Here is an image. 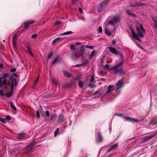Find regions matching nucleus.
<instances>
[{"mask_svg": "<svg viewBox=\"0 0 157 157\" xmlns=\"http://www.w3.org/2000/svg\"><path fill=\"white\" fill-rule=\"evenodd\" d=\"M64 75L67 77L70 78L71 76V74L67 72L63 71Z\"/></svg>", "mask_w": 157, "mask_h": 157, "instance_id": "b1692460", "label": "nucleus"}, {"mask_svg": "<svg viewBox=\"0 0 157 157\" xmlns=\"http://www.w3.org/2000/svg\"><path fill=\"white\" fill-rule=\"evenodd\" d=\"M78 2V0H71V4L75 5Z\"/></svg>", "mask_w": 157, "mask_h": 157, "instance_id": "ea45409f", "label": "nucleus"}, {"mask_svg": "<svg viewBox=\"0 0 157 157\" xmlns=\"http://www.w3.org/2000/svg\"><path fill=\"white\" fill-rule=\"evenodd\" d=\"M85 48H87L91 49H93V47L91 46L87 45L85 47Z\"/></svg>", "mask_w": 157, "mask_h": 157, "instance_id": "864d4df0", "label": "nucleus"}, {"mask_svg": "<svg viewBox=\"0 0 157 157\" xmlns=\"http://www.w3.org/2000/svg\"><path fill=\"white\" fill-rule=\"evenodd\" d=\"M108 5L105 3V1H103L100 3L98 8V11L99 12H101L104 11Z\"/></svg>", "mask_w": 157, "mask_h": 157, "instance_id": "7ed1b4c3", "label": "nucleus"}, {"mask_svg": "<svg viewBox=\"0 0 157 157\" xmlns=\"http://www.w3.org/2000/svg\"><path fill=\"white\" fill-rule=\"evenodd\" d=\"M82 61L84 63V65H85L88 62V60L85 58L83 59Z\"/></svg>", "mask_w": 157, "mask_h": 157, "instance_id": "f704fd0d", "label": "nucleus"}, {"mask_svg": "<svg viewBox=\"0 0 157 157\" xmlns=\"http://www.w3.org/2000/svg\"><path fill=\"white\" fill-rule=\"evenodd\" d=\"M112 44H116V41H115L114 40H113L112 41Z\"/></svg>", "mask_w": 157, "mask_h": 157, "instance_id": "338daca9", "label": "nucleus"}, {"mask_svg": "<svg viewBox=\"0 0 157 157\" xmlns=\"http://www.w3.org/2000/svg\"><path fill=\"white\" fill-rule=\"evenodd\" d=\"M37 34H35L32 36V37L33 38H35L36 37Z\"/></svg>", "mask_w": 157, "mask_h": 157, "instance_id": "4d7b16f0", "label": "nucleus"}, {"mask_svg": "<svg viewBox=\"0 0 157 157\" xmlns=\"http://www.w3.org/2000/svg\"><path fill=\"white\" fill-rule=\"evenodd\" d=\"M98 31L100 33H101L102 32V28L101 26H100L98 29Z\"/></svg>", "mask_w": 157, "mask_h": 157, "instance_id": "09e8293b", "label": "nucleus"}, {"mask_svg": "<svg viewBox=\"0 0 157 157\" xmlns=\"http://www.w3.org/2000/svg\"><path fill=\"white\" fill-rule=\"evenodd\" d=\"M6 120H10L11 119L10 116L9 115L7 116L6 117Z\"/></svg>", "mask_w": 157, "mask_h": 157, "instance_id": "6e6d98bb", "label": "nucleus"}, {"mask_svg": "<svg viewBox=\"0 0 157 157\" xmlns=\"http://www.w3.org/2000/svg\"><path fill=\"white\" fill-rule=\"evenodd\" d=\"M113 73L115 75H121L124 74V71L123 69H114Z\"/></svg>", "mask_w": 157, "mask_h": 157, "instance_id": "6e6552de", "label": "nucleus"}, {"mask_svg": "<svg viewBox=\"0 0 157 157\" xmlns=\"http://www.w3.org/2000/svg\"><path fill=\"white\" fill-rule=\"evenodd\" d=\"M17 35H14L12 37V41L13 44V47L14 49L16 48V41L15 39L17 38Z\"/></svg>", "mask_w": 157, "mask_h": 157, "instance_id": "9d476101", "label": "nucleus"}, {"mask_svg": "<svg viewBox=\"0 0 157 157\" xmlns=\"http://www.w3.org/2000/svg\"><path fill=\"white\" fill-rule=\"evenodd\" d=\"M152 124H157V117H155L151 121V123Z\"/></svg>", "mask_w": 157, "mask_h": 157, "instance_id": "c85d7f7f", "label": "nucleus"}, {"mask_svg": "<svg viewBox=\"0 0 157 157\" xmlns=\"http://www.w3.org/2000/svg\"><path fill=\"white\" fill-rule=\"evenodd\" d=\"M61 37H58L55 39L53 41L52 44V45L54 44L57 41L60 40V39H62Z\"/></svg>", "mask_w": 157, "mask_h": 157, "instance_id": "393cba45", "label": "nucleus"}, {"mask_svg": "<svg viewBox=\"0 0 157 157\" xmlns=\"http://www.w3.org/2000/svg\"><path fill=\"white\" fill-rule=\"evenodd\" d=\"M59 128H57L56 129V131H55V132H54L55 136H56L57 135L59 132Z\"/></svg>", "mask_w": 157, "mask_h": 157, "instance_id": "e433bc0d", "label": "nucleus"}, {"mask_svg": "<svg viewBox=\"0 0 157 157\" xmlns=\"http://www.w3.org/2000/svg\"><path fill=\"white\" fill-rule=\"evenodd\" d=\"M33 147L30 144L27 147L26 150L28 152L30 151L33 149Z\"/></svg>", "mask_w": 157, "mask_h": 157, "instance_id": "a878e982", "label": "nucleus"}, {"mask_svg": "<svg viewBox=\"0 0 157 157\" xmlns=\"http://www.w3.org/2000/svg\"><path fill=\"white\" fill-rule=\"evenodd\" d=\"M119 18L117 17H114L112 19V21L114 22V23H116L119 21Z\"/></svg>", "mask_w": 157, "mask_h": 157, "instance_id": "5701e85b", "label": "nucleus"}, {"mask_svg": "<svg viewBox=\"0 0 157 157\" xmlns=\"http://www.w3.org/2000/svg\"><path fill=\"white\" fill-rule=\"evenodd\" d=\"M79 86L80 87H82L83 86V83L81 81H79L78 82Z\"/></svg>", "mask_w": 157, "mask_h": 157, "instance_id": "c9c22d12", "label": "nucleus"}, {"mask_svg": "<svg viewBox=\"0 0 157 157\" xmlns=\"http://www.w3.org/2000/svg\"><path fill=\"white\" fill-rule=\"evenodd\" d=\"M9 86L11 88L10 91L7 93L5 94V96L8 98H10L12 96L13 94V90L14 89V87H15L14 86L10 85V84Z\"/></svg>", "mask_w": 157, "mask_h": 157, "instance_id": "0eeeda50", "label": "nucleus"}, {"mask_svg": "<svg viewBox=\"0 0 157 157\" xmlns=\"http://www.w3.org/2000/svg\"><path fill=\"white\" fill-rule=\"evenodd\" d=\"M124 62L121 61L118 64L115 65L114 67L111 68V69H117V68L120 67L123 64Z\"/></svg>", "mask_w": 157, "mask_h": 157, "instance_id": "a211bd4d", "label": "nucleus"}, {"mask_svg": "<svg viewBox=\"0 0 157 157\" xmlns=\"http://www.w3.org/2000/svg\"><path fill=\"white\" fill-rule=\"evenodd\" d=\"M30 144L33 147V146L35 144V142H32Z\"/></svg>", "mask_w": 157, "mask_h": 157, "instance_id": "69168bd1", "label": "nucleus"}, {"mask_svg": "<svg viewBox=\"0 0 157 157\" xmlns=\"http://www.w3.org/2000/svg\"><path fill=\"white\" fill-rule=\"evenodd\" d=\"M70 48L71 49L74 50L75 49V46L74 45H71L70 46Z\"/></svg>", "mask_w": 157, "mask_h": 157, "instance_id": "5fc2aeb1", "label": "nucleus"}, {"mask_svg": "<svg viewBox=\"0 0 157 157\" xmlns=\"http://www.w3.org/2000/svg\"><path fill=\"white\" fill-rule=\"evenodd\" d=\"M105 32L106 34L108 36H111V33L109 32V30L106 29H105Z\"/></svg>", "mask_w": 157, "mask_h": 157, "instance_id": "72a5a7b5", "label": "nucleus"}, {"mask_svg": "<svg viewBox=\"0 0 157 157\" xmlns=\"http://www.w3.org/2000/svg\"><path fill=\"white\" fill-rule=\"evenodd\" d=\"M39 76H38V77L37 78H36V81H35V82H34V85H36L37 82V81H38V79H39Z\"/></svg>", "mask_w": 157, "mask_h": 157, "instance_id": "13d9d810", "label": "nucleus"}, {"mask_svg": "<svg viewBox=\"0 0 157 157\" xmlns=\"http://www.w3.org/2000/svg\"><path fill=\"white\" fill-rule=\"evenodd\" d=\"M78 10L81 13H82V8L80 7H79L78 8Z\"/></svg>", "mask_w": 157, "mask_h": 157, "instance_id": "e2e57ef3", "label": "nucleus"}, {"mask_svg": "<svg viewBox=\"0 0 157 157\" xmlns=\"http://www.w3.org/2000/svg\"><path fill=\"white\" fill-rule=\"evenodd\" d=\"M36 113L37 117L38 118H39L40 117V114L39 113V111L38 110H37L36 111Z\"/></svg>", "mask_w": 157, "mask_h": 157, "instance_id": "c03bdc74", "label": "nucleus"}, {"mask_svg": "<svg viewBox=\"0 0 157 157\" xmlns=\"http://www.w3.org/2000/svg\"><path fill=\"white\" fill-rule=\"evenodd\" d=\"M94 75H93L91 77V78L90 79V82H94Z\"/></svg>", "mask_w": 157, "mask_h": 157, "instance_id": "37998d69", "label": "nucleus"}, {"mask_svg": "<svg viewBox=\"0 0 157 157\" xmlns=\"http://www.w3.org/2000/svg\"><path fill=\"white\" fill-rule=\"evenodd\" d=\"M95 51L94 50L92 51V52H91V55L90 56V57L91 58L92 57L94 56V55L95 54Z\"/></svg>", "mask_w": 157, "mask_h": 157, "instance_id": "79ce46f5", "label": "nucleus"}, {"mask_svg": "<svg viewBox=\"0 0 157 157\" xmlns=\"http://www.w3.org/2000/svg\"><path fill=\"white\" fill-rule=\"evenodd\" d=\"M109 24L112 25H114L115 24L112 20L109 21Z\"/></svg>", "mask_w": 157, "mask_h": 157, "instance_id": "603ef678", "label": "nucleus"}, {"mask_svg": "<svg viewBox=\"0 0 157 157\" xmlns=\"http://www.w3.org/2000/svg\"><path fill=\"white\" fill-rule=\"evenodd\" d=\"M31 56L33 57L34 56L33 54L31 51H29L28 52Z\"/></svg>", "mask_w": 157, "mask_h": 157, "instance_id": "680f3d73", "label": "nucleus"}, {"mask_svg": "<svg viewBox=\"0 0 157 157\" xmlns=\"http://www.w3.org/2000/svg\"><path fill=\"white\" fill-rule=\"evenodd\" d=\"M54 54L53 52H50L48 54V59H49L51 58V57Z\"/></svg>", "mask_w": 157, "mask_h": 157, "instance_id": "473e14b6", "label": "nucleus"}, {"mask_svg": "<svg viewBox=\"0 0 157 157\" xmlns=\"http://www.w3.org/2000/svg\"><path fill=\"white\" fill-rule=\"evenodd\" d=\"M108 49L113 54L116 55H119L120 54L121 58L122 57V55L121 53H120L119 52H117V50L115 48L111 47H108Z\"/></svg>", "mask_w": 157, "mask_h": 157, "instance_id": "39448f33", "label": "nucleus"}, {"mask_svg": "<svg viewBox=\"0 0 157 157\" xmlns=\"http://www.w3.org/2000/svg\"><path fill=\"white\" fill-rule=\"evenodd\" d=\"M136 6H145V4L141 2V1H138L136 2Z\"/></svg>", "mask_w": 157, "mask_h": 157, "instance_id": "f3484780", "label": "nucleus"}, {"mask_svg": "<svg viewBox=\"0 0 157 157\" xmlns=\"http://www.w3.org/2000/svg\"><path fill=\"white\" fill-rule=\"evenodd\" d=\"M61 22L60 21H56L55 22V25H57L61 24Z\"/></svg>", "mask_w": 157, "mask_h": 157, "instance_id": "de8ad7c7", "label": "nucleus"}, {"mask_svg": "<svg viewBox=\"0 0 157 157\" xmlns=\"http://www.w3.org/2000/svg\"><path fill=\"white\" fill-rule=\"evenodd\" d=\"M79 57V56L78 53L76 52H74L73 53V54L72 55V58L75 59V58H78Z\"/></svg>", "mask_w": 157, "mask_h": 157, "instance_id": "4be33fe9", "label": "nucleus"}, {"mask_svg": "<svg viewBox=\"0 0 157 157\" xmlns=\"http://www.w3.org/2000/svg\"><path fill=\"white\" fill-rule=\"evenodd\" d=\"M118 145V144L117 143L115 144H114L111 146L110 147H109V148L108 149V151L109 152L111 151L113 149H114L117 148Z\"/></svg>", "mask_w": 157, "mask_h": 157, "instance_id": "f8f14e48", "label": "nucleus"}, {"mask_svg": "<svg viewBox=\"0 0 157 157\" xmlns=\"http://www.w3.org/2000/svg\"><path fill=\"white\" fill-rule=\"evenodd\" d=\"M7 80L3 79L1 77H0V87L5 85L7 83Z\"/></svg>", "mask_w": 157, "mask_h": 157, "instance_id": "9b49d317", "label": "nucleus"}, {"mask_svg": "<svg viewBox=\"0 0 157 157\" xmlns=\"http://www.w3.org/2000/svg\"><path fill=\"white\" fill-rule=\"evenodd\" d=\"M136 29L138 32L137 34L133 30L132 31V36L139 41H141V39L139 37L141 38L143 37L144 36V34L146 32L145 30L144 29L143 25L142 24H140L139 26H137Z\"/></svg>", "mask_w": 157, "mask_h": 157, "instance_id": "f257e3e1", "label": "nucleus"}, {"mask_svg": "<svg viewBox=\"0 0 157 157\" xmlns=\"http://www.w3.org/2000/svg\"><path fill=\"white\" fill-rule=\"evenodd\" d=\"M3 64L2 63V60L0 59V68L1 69H3Z\"/></svg>", "mask_w": 157, "mask_h": 157, "instance_id": "4c0bfd02", "label": "nucleus"}, {"mask_svg": "<svg viewBox=\"0 0 157 157\" xmlns=\"http://www.w3.org/2000/svg\"><path fill=\"white\" fill-rule=\"evenodd\" d=\"M17 75L16 74H13L10 78L9 81V84L14 86L16 87L17 84V79L15 77H17Z\"/></svg>", "mask_w": 157, "mask_h": 157, "instance_id": "f03ea898", "label": "nucleus"}, {"mask_svg": "<svg viewBox=\"0 0 157 157\" xmlns=\"http://www.w3.org/2000/svg\"><path fill=\"white\" fill-rule=\"evenodd\" d=\"M124 78L122 77L121 79L119 80L116 83V85L117 86L115 89L116 90H117L122 87L124 85Z\"/></svg>", "mask_w": 157, "mask_h": 157, "instance_id": "20e7f679", "label": "nucleus"}, {"mask_svg": "<svg viewBox=\"0 0 157 157\" xmlns=\"http://www.w3.org/2000/svg\"><path fill=\"white\" fill-rule=\"evenodd\" d=\"M73 33V32H72L71 31H69L65 32V33L60 34V35H67L70 34H72Z\"/></svg>", "mask_w": 157, "mask_h": 157, "instance_id": "c756f323", "label": "nucleus"}, {"mask_svg": "<svg viewBox=\"0 0 157 157\" xmlns=\"http://www.w3.org/2000/svg\"><path fill=\"white\" fill-rule=\"evenodd\" d=\"M115 115H117L118 116H123V114L122 113H116L115 114Z\"/></svg>", "mask_w": 157, "mask_h": 157, "instance_id": "052dcab7", "label": "nucleus"}, {"mask_svg": "<svg viewBox=\"0 0 157 157\" xmlns=\"http://www.w3.org/2000/svg\"><path fill=\"white\" fill-rule=\"evenodd\" d=\"M26 48H27V50H28V52H29V51H31V48L29 46V45H27L26 46Z\"/></svg>", "mask_w": 157, "mask_h": 157, "instance_id": "a18cd8bd", "label": "nucleus"}, {"mask_svg": "<svg viewBox=\"0 0 157 157\" xmlns=\"http://www.w3.org/2000/svg\"><path fill=\"white\" fill-rule=\"evenodd\" d=\"M130 7H136V2L134 4H130Z\"/></svg>", "mask_w": 157, "mask_h": 157, "instance_id": "bf43d9fd", "label": "nucleus"}, {"mask_svg": "<svg viewBox=\"0 0 157 157\" xmlns=\"http://www.w3.org/2000/svg\"><path fill=\"white\" fill-rule=\"evenodd\" d=\"M10 105L11 106V108L14 109V110L16 111L17 110L16 107L13 104L12 102H10Z\"/></svg>", "mask_w": 157, "mask_h": 157, "instance_id": "2f4dec72", "label": "nucleus"}, {"mask_svg": "<svg viewBox=\"0 0 157 157\" xmlns=\"http://www.w3.org/2000/svg\"><path fill=\"white\" fill-rule=\"evenodd\" d=\"M126 11L127 13L129 15L134 17H136V14L133 13H131L129 10H126Z\"/></svg>", "mask_w": 157, "mask_h": 157, "instance_id": "6ab92c4d", "label": "nucleus"}, {"mask_svg": "<svg viewBox=\"0 0 157 157\" xmlns=\"http://www.w3.org/2000/svg\"><path fill=\"white\" fill-rule=\"evenodd\" d=\"M81 66H82V64H77V65H76L73 66V67H76Z\"/></svg>", "mask_w": 157, "mask_h": 157, "instance_id": "0e129e2a", "label": "nucleus"}, {"mask_svg": "<svg viewBox=\"0 0 157 157\" xmlns=\"http://www.w3.org/2000/svg\"><path fill=\"white\" fill-rule=\"evenodd\" d=\"M25 134L22 132L17 135V138L18 139H22L25 137Z\"/></svg>", "mask_w": 157, "mask_h": 157, "instance_id": "ddd939ff", "label": "nucleus"}, {"mask_svg": "<svg viewBox=\"0 0 157 157\" xmlns=\"http://www.w3.org/2000/svg\"><path fill=\"white\" fill-rule=\"evenodd\" d=\"M4 90L2 89V90H0V94L1 96L3 97L4 95Z\"/></svg>", "mask_w": 157, "mask_h": 157, "instance_id": "58836bf2", "label": "nucleus"}, {"mask_svg": "<svg viewBox=\"0 0 157 157\" xmlns=\"http://www.w3.org/2000/svg\"><path fill=\"white\" fill-rule=\"evenodd\" d=\"M80 50L82 53V55L83 56L85 51V49L83 45H82L81 46Z\"/></svg>", "mask_w": 157, "mask_h": 157, "instance_id": "cd10ccee", "label": "nucleus"}, {"mask_svg": "<svg viewBox=\"0 0 157 157\" xmlns=\"http://www.w3.org/2000/svg\"><path fill=\"white\" fill-rule=\"evenodd\" d=\"M51 81L52 82L54 83L55 84L58 85V81L57 80L55 79V78H51Z\"/></svg>", "mask_w": 157, "mask_h": 157, "instance_id": "bb28decb", "label": "nucleus"}, {"mask_svg": "<svg viewBox=\"0 0 157 157\" xmlns=\"http://www.w3.org/2000/svg\"><path fill=\"white\" fill-rule=\"evenodd\" d=\"M46 115L47 117H49L50 115L49 112L48 110H47L45 112Z\"/></svg>", "mask_w": 157, "mask_h": 157, "instance_id": "8fccbe9b", "label": "nucleus"}, {"mask_svg": "<svg viewBox=\"0 0 157 157\" xmlns=\"http://www.w3.org/2000/svg\"><path fill=\"white\" fill-rule=\"evenodd\" d=\"M16 69H10V71L11 72H14L16 71Z\"/></svg>", "mask_w": 157, "mask_h": 157, "instance_id": "774afa93", "label": "nucleus"}, {"mask_svg": "<svg viewBox=\"0 0 157 157\" xmlns=\"http://www.w3.org/2000/svg\"><path fill=\"white\" fill-rule=\"evenodd\" d=\"M81 76L80 75H79L77 76H76L75 78V79L76 80H79L81 78Z\"/></svg>", "mask_w": 157, "mask_h": 157, "instance_id": "3c124183", "label": "nucleus"}, {"mask_svg": "<svg viewBox=\"0 0 157 157\" xmlns=\"http://www.w3.org/2000/svg\"><path fill=\"white\" fill-rule=\"evenodd\" d=\"M101 66L105 68V69H109L108 68L109 67V65L105 64V63L103 60H101Z\"/></svg>", "mask_w": 157, "mask_h": 157, "instance_id": "aec40b11", "label": "nucleus"}, {"mask_svg": "<svg viewBox=\"0 0 157 157\" xmlns=\"http://www.w3.org/2000/svg\"><path fill=\"white\" fill-rule=\"evenodd\" d=\"M59 122H63L64 121V117L63 114L59 115L58 119Z\"/></svg>", "mask_w": 157, "mask_h": 157, "instance_id": "dca6fc26", "label": "nucleus"}, {"mask_svg": "<svg viewBox=\"0 0 157 157\" xmlns=\"http://www.w3.org/2000/svg\"><path fill=\"white\" fill-rule=\"evenodd\" d=\"M60 61V58L59 57H57L54 59L52 62V65H53L59 63Z\"/></svg>", "mask_w": 157, "mask_h": 157, "instance_id": "2eb2a0df", "label": "nucleus"}, {"mask_svg": "<svg viewBox=\"0 0 157 157\" xmlns=\"http://www.w3.org/2000/svg\"><path fill=\"white\" fill-rule=\"evenodd\" d=\"M97 134L99 137V139L97 141V142L98 143H99L102 141L103 138L101 135L100 134V133L98 132Z\"/></svg>", "mask_w": 157, "mask_h": 157, "instance_id": "412c9836", "label": "nucleus"}, {"mask_svg": "<svg viewBox=\"0 0 157 157\" xmlns=\"http://www.w3.org/2000/svg\"><path fill=\"white\" fill-rule=\"evenodd\" d=\"M113 90V86L112 85H109L107 87V90L106 91V93L108 94Z\"/></svg>", "mask_w": 157, "mask_h": 157, "instance_id": "4468645a", "label": "nucleus"}, {"mask_svg": "<svg viewBox=\"0 0 157 157\" xmlns=\"http://www.w3.org/2000/svg\"><path fill=\"white\" fill-rule=\"evenodd\" d=\"M9 76V75L7 73L4 74L1 77L3 79L7 80L6 78L8 77Z\"/></svg>", "mask_w": 157, "mask_h": 157, "instance_id": "7c9ffc66", "label": "nucleus"}, {"mask_svg": "<svg viewBox=\"0 0 157 157\" xmlns=\"http://www.w3.org/2000/svg\"><path fill=\"white\" fill-rule=\"evenodd\" d=\"M125 119L128 121L132 122L133 123H134L135 122H139V121L138 120H136L134 118H131L129 117H125Z\"/></svg>", "mask_w": 157, "mask_h": 157, "instance_id": "1a4fd4ad", "label": "nucleus"}, {"mask_svg": "<svg viewBox=\"0 0 157 157\" xmlns=\"http://www.w3.org/2000/svg\"><path fill=\"white\" fill-rule=\"evenodd\" d=\"M151 138L152 137L151 136L145 137V139L146 141H147L150 140Z\"/></svg>", "mask_w": 157, "mask_h": 157, "instance_id": "49530a36", "label": "nucleus"}, {"mask_svg": "<svg viewBox=\"0 0 157 157\" xmlns=\"http://www.w3.org/2000/svg\"><path fill=\"white\" fill-rule=\"evenodd\" d=\"M0 121L3 123H6V120L4 119L3 118L1 117H0Z\"/></svg>", "mask_w": 157, "mask_h": 157, "instance_id": "a19ab883", "label": "nucleus"}, {"mask_svg": "<svg viewBox=\"0 0 157 157\" xmlns=\"http://www.w3.org/2000/svg\"><path fill=\"white\" fill-rule=\"evenodd\" d=\"M35 21V20H29L26 22L24 23V29H27L29 27V25H30L34 23Z\"/></svg>", "mask_w": 157, "mask_h": 157, "instance_id": "423d86ee", "label": "nucleus"}]
</instances>
